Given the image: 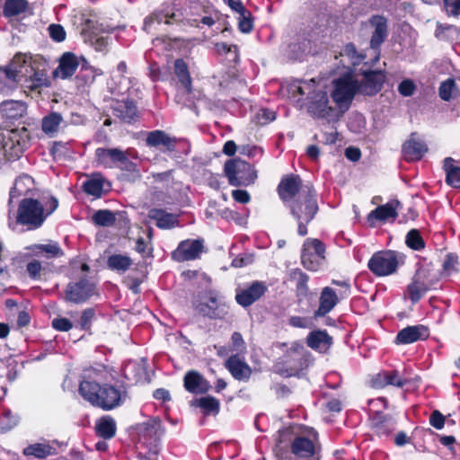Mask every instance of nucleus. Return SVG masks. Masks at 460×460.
Listing matches in <instances>:
<instances>
[{
	"label": "nucleus",
	"mask_w": 460,
	"mask_h": 460,
	"mask_svg": "<svg viewBox=\"0 0 460 460\" xmlns=\"http://www.w3.org/2000/svg\"><path fill=\"white\" fill-rule=\"evenodd\" d=\"M184 388L191 394H204L208 391L209 384L199 372L191 370L185 374Z\"/></svg>",
	"instance_id": "obj_23"
},
{
	"label": "nucleus",
	"mask_w": 460,
	"mask_h": 460,
	"mask_svg": "<svg viewBox=\"0 0 460 460\" xmlns=\"http://www.w3.org/2000/svg\"><path fill=\"white\" fill-rule=\"evenodd\" d=\"M332 284L337 287L335 290L341 296H345L346 298L349 296L351 287L349 281L332 279Z\"/></svg>",
	"instance_id": "obj_58"
},
{
	"label": "nucleus",
	"mask_w": 460,
	"mask_h": 460,
	"mask_svg": "<svg viewBox=\"0 0 460 460\" xmlns=\"http://www.w3.org/2000/svg\"><path fill=\"white\" fill-rule=\"evenodd\" d=\"M96 294L95 285L87 279L71 282L66 286L65 298L66 301L81 304Z\"/></svg>",
	"instance_id": "obj_13"
},
{
	"label": "nucleus",
	"mask_w": 460,
	"mask_h": 460,
	"mask_svg": "<svg viewBox=\"0 0 460 460\" xmlns=\"http://www.w3.org/2000/svg\"><path fill=\"white\" fill-rule=\"evenodd\" d=\"M429 332L423 325L408 326L401 330L395 338L397 344H410L419 340H425Z\"/></svg>",
	"instance_id": "obj_21"
},
{
	"label": "nucleus",
	"mask_w": 460,
	"mask_h": 460,
	"mask_svg": "<svg viewBox=\"0 0 460 460\" xmlns=\"http://www.w3.org/2000/svg\"><path fill=\"white\" fill-rule=\"evenodd\" d=\"M148 217L155 221L157 227L161 229H170L179 225L178 216L168 213L161 208H153L149 211Z\"/></svg>",
	"instance_id": "obj_26"
},
{
	"label": "nucleus",
	"mask_w": 460,
	"mask_h": 460,
	"mask_svg": "<svg viewBox=\"0 0 460 460\" xmlns=\"http://www.w3.org/2000/svg\"><path fill=\"white\" fill-rule=\"evenodd\" d=\"M47 61L39 55L16 54L0 67V93L8 95L18 85L31 91L49 85Z\"/></svg>",
	"instance_id": "obj_1"
},
{
	"label": "nucleus",
	"mask_w": 460,
	"mask_h": 460,
	"mask_svg": "<svg viewBox=\"0 0 460 460\" xmlns=\"http://www.w3.org/2000/svg\"><path fill=\"white\" fill-rule=\"evenodd\" d=\"M443 169L446 172V182L453 188H460V166L456 164L452 157L444 160Z\"/></svg>",
	"instance_id": "obj_34"
},
{
	"label": "nucleus",
	"mask_w": 460,
	"mask_h": 460,
	"mask_svg": "<svg viewBox=\"0 0 460 460\" xmlns=\"http://www.w3.org/2000/svg\"><path fill=\"white\" fill-rule=\"evenodd\" d=\"M140 431L144 437L156 439L164 433V429L162 426L161 420L157 418H154L143 423Z\"/></svg>",
	"instance_id": "obj_39"
},
{
	"label": "nucleus",
	"mask_w": 460,
	"mask_h": 460,
	"mask_svg": "<svg viewBox=\"0 0 460 460\" xmlns=\"http://www.w3.org/2000/svg\"><path fill=\"white\" fill-rule=\"evenodd\" d=\"M427 151V145L417 134H411L402 145V155L406 161L420 160Z\"/></svg>",
	"instance_id": "obj_18"
},
{
	"label": "nucleus",
	"mask_w": 460,
	"mask_h": 460,
	"mask_svg": "<svg viewBox=\"0 0 460 460\" xmlns=\"http://www.w3.org/2000/svg\"><path fill=\"white\" fill-rule=\"evenodd\" d=\"M111 187L109 181L101 174L93 173L83 183L84 191L94 198H101Z\"/></svg>",
	"instance_id": "obj_20"
},
{
	"label": "nucleus",
	"mask_w": 460,
	"mask_h": 460,
	"mask_svg": "<svg viewBox=\"0 0 460 460\" xmlns=\"http://www.w3.org/2000/svg\"><path fill=\"white\" fill-rule=\"evenodd\" d=\"M27 7L28 2L26 0H6L3 13L6 18L15 17L25 13Z\"/></svg>",
	"instance_id": "obj_40"
},
{
	"label": "nucleus",
	"mask_w": 460,
	"mask_h": 460,
	"mask_svg": "<svg viewBox=\"0 0 460 460\" xmlns=\"http://www.w3.org/2000/svg\"><path fill=\"white\" fill-rule=\"evenodd\" d=\"M332 344V339L326 331H315L307 336V345L319 352H326Z\"/></svg>",
	"instance_id": "obj_29"
},
{
	"label": "nucleus",
	"mask_w": 460,
	"mask_h": 460,
	"mask_svg": "<svg viewBox=\"0 0 460 460\" xmlns=\"http://www.w3.org/2000/svg\"><path fill=\"white\" fill-rule=\"evenodd\" d=\"M114 115L125 122L133 121L137 116V109L133 101H118L113 107Z\"/></svg>",
	"instance_id": "obj_30"
},
{
	"label": "nucleus",
	"mask_w": 460,
	"mask_h": 460,
	"mask_svg": "<svg viewBox=\"0 0 460 460\" xmlns=\"http://www.w3.org/2000/svg\"><path fill=\"white\" fill-rule=\"evenodd\" d=\"M226 367L237 380H247L251 376V367L238 355L230 357L226 362Z\"/></svg>",
	"instance_id": "obj_25"
},
{
	"label": "nucleus",
	"mask_w": 460,
	"mask_h": 460,
	"mask_svg": "<svg viewBox=\"0 0 460 460\" xmlns=\"http://www.w3.org/2000/svg\"><path fill=\"white\" fill-rule=\"evenodd\" d=\"M267 291L263 282L254 281L247 288L238 292L235 296L236 302L243 307H247L260 299Z\"/></svg>",
	"instance_id": "obj_17"
},
{
	"label": "nucleus",
	"mask_w": 460,
	"mask_h": 460,
	"mask_svg": "<svg viewBox=\"0 0 460 460\" xmlns=\"http://www.w3.org/2000/svg\"><path fill=\"white\" fill-rule=\"evenodd\" d=\"M290 209L291 214L298 222V234L302 236L305 235L307 234L306 225L314 217L318 210L316 200L312 194H309L305 199V212H302V204L299 202L290 205Z\"/></svg>",
	"instance_id": "obj_12"
},
{
	"label": "nucleus",
	"mask_w": 460,
	"mask_h": 460,
	"mask_svg": "<svg viewBox=\"0 0 460 460\" xmlns=\"http://www.w3.org/2000/svg\"><path fill=\"white\" fill-rule=\"evenodd\" d=\"M108 372L103 366L84 371L79 384V394L94 407L111 411L120 406L126 399V392L105 384Z\"/></svg>",
	"instance_id": "obj_2"
},
{
	"label": "nucleus",
	"mask_w": 460,
	"mask_h": 460,
	"mask_svg": "<svg viewBox=\"0 0 460 460\" xmlns=\"http://www.w3.org/2000/svg\"><path fill=\"white\" fill-rule=\"evenodd\" d=\"M371 25L375 28L371 37V48L376 49L385 41L387 36L386 19L382 16H373L370 20Z\"/></svg>",
	"instance_id": "obj_28"
},
{
	"label": "nucleus",
	"mask_w": 460,
	"mask_h": 460,
	"mask_svg": "<svg viewBox=\"0 0 460 460\" xmlns=\"http://www.w3.org/2000/svg\"><path fill=\"white\" fill-rule=\"evenodd\" d=\"M95 312L92 308H87L83 311L79 325L83 330H88L92 324L93 320L94 319Z\"/></svg>",
	"instance_id": "obj_56"
},
{
	"label": "nucleus",
	"mask_w": 460,
	"mask_h": 460,
	"mask_svg": "<svg viewBox=\"0 0 460 460\" xmlns=\"http://www.w3.org/2000/svg\"><path fill=\"white\" fill-rule=\"evenodd\" d=\"M49 32L50 38L57 42H61L66 39V31L59 24H50L49 26Z\"/></svg>",
	"instance_id": "obj_57"
},
{
	"label": "nucleus",
	"mask_w": 460,
	"mask_h": 460,
	"mask_svg": "<svg viewBox=\"0 0 460 460\" xmlns=\"http://www.w3.org/2000/svg\"><path fill=\"white\" fill-rule=\"evenodd\" d=\"M137 158V153L128 148L125 151L119 148L99 147L95 150V159L99 165L104 168H119L128 172H135L137 164L132 159Z\"/></svg>",
	"instance_id": "obj_6"
},
{
	"label": "nucleus",
	"mask_w": 460,
	"mask_h": 460,
	"mask_svg": "<svg viewBox=\"0 0 460 460\" xmlns=\"http://www.w3.org/2000/svg\"><path fill=\"white\" fill-rule=\"evenodd\" d=\"M58 206L56 198H51L45 204L35 199L25 198L19 204L16 224L25 226L27 230L38 229Z\"/></svg>",
	"instance_id": "obj_4"
},
{
	"label": "nucleus",
	"mask_w": 460,
	"mask_h": 460,
	"mask_svg": "<svg viewBox=\"0 0 460 460\" xmlns=\"http://www.w3.org/2000/svg\"><path fill=\"white\" fill-rule=\"evenodd\" d=\"M26 271L33 280H40L44 275L45 269L38 260H31L26 265Z\"/></svg>",
	"instance_id": "obj_50"
},
{
	"label": "nucleus",
	"mask_w": 460,
	"mask_h": 460,
	"mask_svg": "<svg viewBox=\"0 0 460 460\" xmlns=\"http://www.w3.org/2000/svg\"><path fill=\"white\" fill-rule=\"evenodd\" d=\"M1 110L3 111H13L9 116L16 117L22 114L23 111V102L13 100L4 101L1 103Z\"/></svg>",
	"instance_id": "obj_53"
},
{
	"label": "nucleus",
	"mask_w": 460,
	"mask_h": 460,
	"mask_svg": "<svg viewBox=\"0 0 460 460\" xmlns=\"http://www.w3.org/2000/svg\"><path fill=\"white\" fill-rule=\"evenodd\" d=\"M371 386L376 389L387 386V371H382L375 375L371 379Z\"/></svg>",
	"instance_id": "obj_60"
},
{
	"label": "nucleus",
	"mask_w": 460,
	"mask_h": 460,
	"mask_svg": "<svg viewBox=\"0 0 460 460\" xmlns=\"http://www.w3.org/2000/svg\"><path fill=\"white\" fill-rule=\"evenodd\" d=\"M174 17V14L167 15L164 13H154L145 19L144 22V30L147 32L150 31L152 24L156 22L157 24H161L162 22H164L166 24L172 23V19Z\"/></svg>",
	"instance_id": "obj_49"
},
{
	"label": "nucleus",
	"mask_w": 460,
	"mask_h": 460,
	"mask_svg": "<svg viewBox=\"0 0 460 460\" xmlns=\"http://www.w3.org/2000/svg\"><path fill=\"white\" fill-rule=\"evenodd\" d=\"M62 123L63 117L61 114L53 111L42 118L41 129L49 137H54L58 133Z\"/></svg>",
	"instance_id": "obj_35"
},
{
	"label": "nucleus",
	"mask_w": 460,
	"mask_h": 460,
	"mask_svg": "<svg viewBox=\"0 0 460 460\" xmlns=\"http://www.w3.org/2000/svg\"><path fill=\"white\" fill-rule=\"evenodd\" d=\"M322 447L319 436L313 428L296 433L290 442V454L279 460H320Z\"/></svg>",
	"instance_id": "obj_5"
},
{
	"label": "nucleus",
	"mask_w": 460,
	"mask_h": 460,
	"mask_svg": "<svg viewBox=\"0 0 460 460\" xmlns=\"http://www.w3.org/2000/svg\"><path fill=\"white\" fill-rule=\"evenodd\" d=\"M195 404L201 408L204 414H217L219 411V402L211 396L201 397L195 402Z\"/></svg>",
	"instance_id": "obj_45"
},
{
	"label": "nucleus",
	"mask_w": 460,
	"mask_h": 460,
	"mask_svg": "<svg viewBox=\"0 0 460 460\" xmlns=\"http://www.w3.org/2000/svg\"><path fill=\"white\" fill-rule=\"evenodd\" d=\"M225 173L233 186H248L257 178L252 165L241 159L227 161L225 164Z\"/></svg>",
	"instance_id": "obj_10"
},
{
	"label": "nucleus",
	"mask_w": 460,
	"mask_h": 460,
	"mask_svg": "<svg viewBox=\"0 0 460 460\" xmlns=\"http://www.w3.org/2000/svg\"><path fill=\"white\" fill-rule=\"evenodd\" d=\"M303 190L301 188V179L296 175L283 178L278 186L279 195L285 202L290 200L297 193L299 195Z\"/></svg>",
	"instance_id": "obj_19"
},
{
	"label": "nucleus",
	"mask_w": 460,
	"mask_h": 460,
	"mask_svg": "<svg viewBox=\"0 0 460 460\" xmlns=\"http://www.w3.org/2000/svg\"><path fill=\"white\" fill-rule=\"evenodd\" d=\"M406 244L415 251H420L424 248L425 243L417 229H411L406 235Z\"/></svg>",
	"instance_id": "obj_51"
},
{
	"label": "nucleus",
	"mask_w": 460,
	"mask_h": 460,
	"mask_svg": "<svg viewBox=\"0 0 460 460\" xmlns=\"http://www.w3.org/2000/svg\"><path fill=\"white\" fill-rule=\"evenodd\" d=\"M371 426L378 436L387 437L395 429L396 421L393 417L376 411L371 417Z\"/></svg>",
	"instance_id": "obj_22"
},
{
	"label": "nucleus",
	"mask_w": 460,
	"mask_h": 460,
	"mask_svg": "<svg viewBox=\"0 0 460 460\" xmlns=\"http://www.w3.org/2000/svg\"><path fill=\"white\" fill-rule=\"evenodd\" d=\"M39 249L49 254L51 257H58L63 254V252L57 243H51L47 244H40Z\"/></svg>",
	"instance_id": "obj_59"
},
{
	"label": "nucleus",
	"mask_w": 460,
	"mask_h": 460,
	"mask_svg": "<svg viewBox=\"0 0 460 460\" xmlns=\"http://www.w3.org/2000/svg\"><path fill=\"white\" fill-rule=\"evenodd\" d=\"M416 90V84L411 79L402 80L398 85V92L404 97L411 96Z\"/></svg>",
	"instance_id": "obj_54"
},
{
	"label": "nucleus",
	"mask_w": 460,
	"mask_h": 460,
	"mask_svg": "<svg viewBox=\"0 0 460 460\" xmlns=\"http://www.w3.org/2000/svg\"><path fill=\"white\" fill-rule=\"evenodd\" d=\"M84 40L91 45L96 51L106 52L111 40L110 36L99 35L94 31H84Z\"/></svg>",
	"instance_id": "obj_36"
},
{
	"label": "nucleus",
	"mask_w": 460,
	"mask_h": 460,
	"mask_svg": "<svg viewBox=\"0 0 460 460\" xmlns=\"http://www.w3.org/2000/svg\"><path fill=\"white\" fill-rule=\"evenodd\" d=\"M22 454L26 456H33L38 459H44L56 454V448L49 442L34 443L23 448Z\"/></svg>",
	"instance_id": "obj_32"
},
{
	"label": "nucleus",
	"mask_w": 460,
	"mask_h": 460,
	"mask_svg": "<svg viewBox=\"0 0 460 460\" xmlns=\"http://www.w3.org/2000/svg\"><path fill=\"white\" fill-rule=\"evenodd\" d=\"M314 79L309 81H294L288 85V92L292 97L307 95L311 93V90L314 87Z\"/></svg>",
	"instance_id": "obj_42"
},
{
	"label": "nucleus",
	"mask_w": 460,
	"mask_h": 460,
	"mask_svg": "<svg viewBox=\"0 0 460 460\" xmlns=\"http://www.w3.org/2000/svg\"><path fill=\"white\" fill-rule=\"evenodd\" d=\"M232 196L236 202L241 204H246L251 199L250 194L244 190H234L232 191Z\"/></svg>",
	"instance_id": "obj_64"
},
{
	"label": "nucleus",
	"mask_w": 460,
	"mask_h": 460,
	"mask_svg": "<svg viewBox=\"0 0 460 460\" xmlns=\"http://www.w3.org/2000/svg\"><path fill=\"white\" fill-rule=\"evenodd\" d=\"M456 93V81L453 78H448L440 84L438 88V94L443 101H450L452 98H454Z\"/></svg>",
	"instance_id": "obj_47"
},
{
	"label": "nucleus",
	"mask_w": 460,
	"mask_h": 460,
	"mask_svg": "<svg viewBox=\"0 0 460 460\" xmlns=\"http://www.w3.org/2000/svg\"><path fill=\"white\" fill-rule=\"evenodd\" d=\"M95 429L98 436L110 439L116 433V422L111 417L104 416L96 422Z\"/></svg>",
	"instance_id": "obj_38"
},
{
	"label": "nucleus",
	"mask_w": 460,
	"mask_h": 460,
	"mask_svg": "<svg viewBox=\"0 0 460 460\" xmlns=\"http://www.w3.org/2000/svg\"><path fill=\"white\" fill-rule=\"evenodd\" d=\"M238 28L243 33H249L253 29L252 13L247 9L239 13Z\"/></svg>",
	"instance_id": "obj_52"
},
{
	"label": "nucleus",
	"mask_w": 460,
	"mask_h": 460,
	"mask_svg": "<svg viewBox=\"0 0 460 460\" xmlns=\"http://www.w3.org/2000/svg\"><path fill=\"white\" fill-rule=\"evenodd\" d=\"M307 111L313 116L328 120L337 119L341 117L336 107L330 104L327 92L322 90L316 82L311 93L307 94Z\"/></svg>",
	"instance_id": "obj_8"
},
{
	"label": "nucleus",
	"mask_w": 460,
	"mask_h": 460,
	"mask_svg": "<svg viewBox=\"0 0 460 460\" xmlns=\"http://www.w3.org/2000/svg\"><path fill=\"white\" fill-rule=\"evenodd\" d=\"M429 423L435 429H441L445 424V417L438 411H434L429 417Z\"/></svg>",
	"instance_id": "obj_63"
},
{
	"label": "nucleus",
	"mask_w": 460,
	"mask_h": 460,
	"mask_svg": "<svg viewBox=\"0 0 460 460\" xmlns=\"http://www.w3.org/2000/svg\"><path fill=\"white\" fill-rule=\"evenodd\" d=\"M194 307L199 314L210 319H222L228 313L227 305L215 291H208L201 295L194 302Z\"/></svg>",
	"instance_id": "obj_9"
},
{
	"label": "nucleus",
	"mask_w": 460,
	"mask_h": 460,
	"mask_svg": "<svg viewBox=\"0 0 460 460\" xmlns=\"http://www.w3.org/2000/svg\"><path fill=\"white\" fill-rule=\"evenodd\" d=\"M102 75V71L100 68L84 65L81 68L78 78L82 80L84 84H90L94 82L97 76Z\"/></svg>",
	"instance_id": "obj_48"
},
{
	"label": "nucleus",
	"mask_w": 460,
	"mask_h": 460,
	"mask_svg": "<svg viewBox=\"0 0 460 460\" xmlns=\"http://www.w3.org/2000/svg\"><path fill=\"white\" fill-rule=\"evenodd\" d=\"M358 77V93L366 95L376 94L382 86L384 75L381 72L369 71L357 73Z\"/></svg>",
	"instance_id": "obj_15"
},
{
	"label": "nucleus",
	"mask_w": 460,
	"mask_h": 460,
	"mask_svg": "<svg viewBox=\"0 0 460 460\" xmlns=\"http://www.w3.org/2000/svg\"><path fill=\"white\" fill-rule=\"evenodd\" d=\"M429 288V285L421 279V274L417 273L407 288L409 298L412 303H417Z\"/></svg>",
	"instance_id": "obj_33"
},
{
	"label": "nucleus",
	"mask_w": 460,
	"mask_h": 460,
	"mask_svg": "<svg viewBox=\"0 0 460 460\" xmlns=\"http://www.w3.org/2000/svg\"><path fill=\"white\" fill-rule=\"evenodd\" d=\"M107 265L112 270L125 272L132 265V260L127 255L113 254L108 258Z\"/></svg>",
	"instance_id": "obj_41"
},
{
	"label": "nucleus",
	"mask_w": 460,
	"mask_h": 460,
	"mask_svg": "<svg viewBox=\"0 0 460 460\" xmlns=\"http://www.w3.org/2000/svg\"><path fill=\"white\" fill-rule=\"evenodd\" d=\"M122 372L128 381L137 383L142 377L143 369L137 362L129 360L124 364Z\"/></svg>",
	"instance_id": "obj_43"
},
{
	"label": "nucleus",
	"mask_w": 460,
	"mask_h": 460,
	"mask_svg": "<svg viewBox=\"0 0 460 460\" xmlns=\"http://www.w3.org/2000/svg\"><path fill=\"white\" fill-rule=\"evenodd\" d=\"M176 138L169 136L163 130H154L148 133L146 144L149 146L157 147L163 146L168 151H173L176 146Z\"/></svg>",
	"instance_id": "obj_27"
},
{
	"label": "nucleus",
	"mask_w": 460,
	"mask_h": 460,
	"mask_svg": "<svg viewBox=\"0 0 460 460\" xmlns=\"http://www.w3.org/2000/svg\"><path fill=\"white\" fill-rule=\"evenodd\" d=\"M325 260V246L318 239H306L304 243L301 261L303 266L312 271H317Z\"/></svg>",
	"instance_id": "obj_11"
},
{
	"label": "nucleus",
	"mask_w": 460,
	"mask_h": 460,
	"mask_svg": "<svg viewBox=\"0 0 460 460\" xmlns=\"http://www.w3.org/2000/svg\"><path fill=\"white\" fill-rule=\"evenodd\" d=\"M54 329L59 332H67L73 327V323L66 318H55L52 321Z\"/></svg>",
	"instance_id": "obj_61"
},
{
	"label": "nucleus",
	"mask_w": 460,
	"mask_h": 460,
	"mask_svg": "<svg viewBox=\"0 0 460 460\" xmlns=\"http://www.w3.org/2000/svg\"><path fill=\"white\" fill-rule=\"evenodd\" d=\"M343 299L346 297L341 296L334 288L324 287L320 294L319 306L314 312V317L325 316Z\"/></svg>",
	"instance_id": "obj_16"
},
{
	"label": "nucleus",
	"mask_w": 460,
	"mask_h": 460,
	"mask_svg": "<svg viewBox=\"0 0 460 460\" xmlns=\"http://www.w3.org/2000/svg\"><path fill=\"white\" fill-rule=\"evenodd\" d=\"M340 58L339 66L341 65L344 71L333 79L331 96L341 116L349 110L354 96L358 93V77L355 66L359 65L365 57L357 53L353 44H347L341 52Z\"/></svg>",
	"instance_id": "obj_3"
},
{
	"label": "nucleus",
	"mask_w": 460,
	"mask_h": 460,
	"mask_svg": "<svg viewBox=\"0 0 460 460\" xmlns=\"http://www.w3.org/2000/svg\"><path fill=\"white\" fill-rule=\"evenodd\" d=\"M78 65L76 56L73 53L66 52L60 58L59 65L54 71V76L66 79L75 74Z\"/></svg>",
	"instance_id": "obj_24"
},
{
	"label": "nucleus",
	"mask_w": 460,
	"mask_h": 460,
	"mask_svg": "<svg viewBox=\"0 0 460 460\" xmlns=\"http://www.w3.org/2000/svg\"><path fill=\"white\" fill-rule=\"evenodd\" d=\"M406 383V378L402 376L397 370L387 371V385L402 387Z\"/></svg>",
	"instance_id": "obj_55"
},
{
	"label": "nucleus",
	"mask_w": 460,
	"mask_h": 460,
	"mask_svg": "<svg viewBox=\"0 0 460 460\" xmlns=\"http://www.w3.org/2000/svg\"><path fill=\"white\" fill-rule=\"evenodd\" d=\"M203 251L202 239H187L179 243L177 249L172 252V258L178 262L194 261L199 258Z\"/></svg>",
	"instance_id": "obj_14"
},
{
	"label": "nucleus",
	"mask_w": 460,
	"mask_h": 460,
	"mask_svg": "<svg viewBox=\"0 0 460 460\" xmlns=\"http://www.w3.org/2000/svg\"><path fill=\"white\" fill-rule=\"evenodd\" d=\"M446 11L451 15L460 14V0H443Z\"/></svg>",
	"instance_id": "obj_62"
},
{
	"label": "nucleus",
	"mask_w": 460,
	"mask_h": 460,
	"mask_svg": "<svg viewBox=\"0 0 460 460\" xmlns=\"http://www.w3.org/2000/svg\"><path fill=\"white\" fill-rule=\"evenodd\" d=\"M459 271L458 257L455 253H447L442 264V274L451 276Z\"/></svg>",
	"instance_id": "obj_46"
},
{
	"label": "nucleus",
	"mask_w": 460,
	"mask_h": 460,
	"mask_svg": "<svg viewBox=\"0 0 460 460\" xmlns=\"http://www.w3.org/2000/svg\"><path fill=\"white\" fill-rule=\"evenodd\" d=\"M405 262V255L400 252L385 250L375 252L368 261L369 270L377 277L394 274Z\"/></svg>",
	"instance_id": "obj_7"
},
{
	"label": "nucleus",
	"mask_w": 460,
	"mask_h": 460,
	"mask_svg": "<svg viewBox=\"0 0 460 460\" xmlns=\"http://www.w3.org/2000/svg\"><path fill=\"white\" fill-rule=\"evenodd\" d=\"M92 219L96 226H111L116 221V214L108 209H100L93 215Z\"/></svg>",
	"instance_id": "obj_44"
},
{
	"label": "nucleus",
	"mask_w": 460,
	"mask_h": 460,
	"mask_svg": "<svg viewBox=\"0 0 460 460\" xmlns=\"http://www.w3.org/2000/svg\"><path fill=\"white\" fill-rule=\"evenodd\" d=\"M399 206L398 201H391L385 205L377 207L376 209L372 210L367 219L371 221L372 219L385 221L388 219H395L398 216L397 208Z\"/></svg>",
	"instance_id": "obj_31"
},
{
	"label": "nucleus",
	"mask_w": 460,
	"mask_h": 460,
	"mask_svg": "<svg viewBox=\"0 0 460 460\" xmlns=\"http://www.w3.org/2000/svg\"><path fill=\"white\" fill-rule=\"evenodd\" d=\"M174 73L181 87L187 93H192L191 79L188 66L182 59H176L174 62Z\"/></svg>",
	"instance_id": "obj_37"
}]
</instances>
